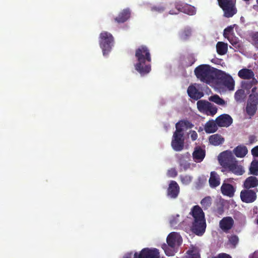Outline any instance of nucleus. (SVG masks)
Returning a JSON list of instances; mask_svg holds the SVG:
<instances>
[{
  "label": "nucleus",
  "mask_w": 258,
  "mask_h": 258,
  "mask_svg": "<svg viewBox=\"0 0 258 258\" xmlns=\"http://www.w3.org/2000/svg\"><path fill=\"white\" fill-rule=\"evenodd\" d=\"M135 56L137 62L135 64V70L141 76L148 74L151 71L152 57L150 49L146 45H141L136 49Z\"/></svg>",
  "instance_id": "obj_1"
},
{
  "label": "nucleus",
  "mask_w": 258,
  "mask_h": 258,
  "mask_svg": "<svg viewBox=\"0 0 258 258\" xmlns=\"http://www.w3.org/2000/svg\"><path fill=\"white\" fill-rule=\"evenodd\" d=\"M194 218L191 229L192 231L198 236H202L205 232L206 223L205 214L199 206H194L190 212Z\"/></svg>",
  "instance_id": "obj_2"
},
{
  "label": "nucleus",
  "mask_w": 258,
  "mask_h": 258,
  "mask_svg": "<svg viewBox=\"0 0 258 258\" xmlns=\"http://www.w3.org/2000/svg\"><path fill=\"white\" fill-rule=\"evenodd\" d=\"M218 69L212 67L209 64H201L194 70L195 75L197 79L202 82L210 84L215 80Z\"/></svg>",
  "instance_id": "obj_3"
},
{
  "label": "nucleus",
  "mask_w": 258,
  "mask_h": 258,
  "mask_svg": "<svg viewBox=\"0 0 258 258\" xmlns=\"http://www.w3.org/2000/svg\"><path fill=\"white\" fill-rule=\"evenodd\" d=\"M167 244L162 245L165 254L168 256H172L176 252L175 248L179 246L182 242L180 235L176 232H171L166 239Z\"/></svg>",
  "instance_id": "obj_4"
},
{
  "label": "nucleus",
  "mask_w": 258,
  "mask_h": 258,
  "mask_svg": "<svg viewBox=\"0 0 258 258\" xmlns=\"http://www.w3.org/2000/svg\"><path fill=\"white\" fill-rule=\"evenodd\" d=\"M99 42L103 55H106L111 51L114 45V39L110 33L102 31L99 35Z\"/></svg>",
  "instance_id": "obj_5"
},
{
  "label": "nucleus",
  "mask_w": 258,
  "mask_h": 258,
  "mask_svg": "<svg viewBox=\"0 0 258 258\" xmlns=\"http://www.w3.org/2000/svg\"><path fill=\"white\" fill-rule=\"evenodd\" d=\"M219 6L223 11L225 18L232 17L237 13L236 0H217Z\"/></svg>",
  "instance_id": "obj_6"
},
{
  "label": "nucleus",
  "mask_w": 258,
  "mask_h": 258,
  "mask_svg": "<svg viewBox=\"0 0 258 258\" xmlns=\"http://www.w3.org/2000/svg\"><path fill=\"white\" fill-rule=\"evenodd\" d=\"M215 78L218 80V82L220 84L224 86L228 90H234L235 82L230 75L226 74L224 72L218 70Z\"/></svg>",
  "instance_id": "obj_7"
},
{
  "label": "nucleus",
  "mask_w": 258,
  "mask_h": 258,
  "mask_svg": "<svg viewBox=\"0 0 258 258\" xmlns=\"http://www.w3.org/2000/svg\"><path fill=\"white\" fill-rule=\"evenodd\" d=\"M184 144V134L180 133L179 130L175 131L171 141V146L173 149L175 151H180L183 150Z\"/></svg>",
  "instance_id": "obj_8"
},
{
  "label": "nucleus",
  "mask_w": 258,
  "mask_h": 258,
  "mask_svg": "<svg viewBox=\"0 0 258 258\" xmlns=\"http://www.w3.org/2000/svg\"><path fill=\"white\" fill-rule=\"evenodd\" d=\"M236 159L231 152L225 151L221 153L219 157V162L220 165L224 168L228 169L232 165Z\"/></svg>",
  "instance_id": "obj_9"
},
{
  "label": "nucleus",
  "mask_w": 258,
  "mask_h": 258,
  "mask_svg": "<svg viewBox=\"0 0 258 258\" xmlns=\"http://www.w3.org/2000/svg\"><path fill=\"white\" fill-rule=\"evenodd\" d=\"M257 190H252L250 189H245L242 190L240 192V198L243 202L246 203H250L253 202L256 199V192Z\"/></svg>",
  "instance_id": "obj_10"
},
{
  "label": "nucleus",
  "mask_w": 258,
  "mask_h": 258,
  "mask_svg": "<svg viewBox=\"0 0 258 258\" xmlns=\"http://www.w3.org/2000/svg\"><path fill=\"white\" fill-rule=\"evenodd\" d=\"M140 258H160L159 250L157 248H144L140 252Z\"/></svg>",
  "instance_id": "obj_11"
},
{
  "label": "nucleus",
  "mask_w": 258,
  "mask_h": 258,
  "mask_svg": "<svg viewBox=\"0 0 258 258\" xmlns=\"http://www.w3.org/2000/svg\"><path fill=\"white\" fill-rule=\"evenodd\" d=\"M180 188L177 183L174 180L170 181L167 190V195L172 199H176L179 193Z\"/></svg>",
  "instance_id": "obj_12"
},
{
  "label": "nucleus",
  "mask_w": 258,
  "mask_h": 258,
  "mask_svg": "<svg viewBox=\"0 0 258 258\" xmlns=\"http://www.w3.org/2000/svg\"><path fill=\"white\" fill-rule=\"evenodd\" d=\"M215 121L219 126L228 127L232 124L233 119L229 115L224 114L217 117Z\"/></svg>",
  "instance_id": "obj_13"
},
{
  "label": "nucleus",
  "mask_w": 258,
  "mask_h": 258,
  "mask_svg": "<svg viewBox=\"0 0 258 258\" xmlns=\"http://www.w3.org/2000/svg\"><path fill=\"white\" fill-rule=\"evenodd\" d=\"M175 9L178 12H183L189 15H194L196 13V8L188 4L177 3L175 5Z\"/></svg>",
  "instance_id": "obj_14"
},
{
  "label": "nucleus",
  "mask_w": 258,
  "mask_h": 258,
  "mask_svg": "<svg viewBox=\"0 0 258 258\" xmlns=\"http://www.w3.org/2000/svg\"><path fill=\"white\" fill-rule=\"evenodd\" d=\"M234 225V220L231 217H224L220 221L219 226L224 232L230 230Z\"/></svg>",
  "instance_id": "obj_15"
},
{
  "label": "nucleus",
  "mask_w": 258,
  "mask_h": 258,
  "mask_svg": "<svg viewBox=\"0 0 258 258\" xmlns=\"http://www.w3.org/2000/svg\"><path fill=\"white\" fill-rule=\"evenodd\" d=\"M188 96L192 99L198 100L204 96V93L200 91L194 85H190L187 90Z\"/></svg>",
  "instance_id": "obj_16"
},
{
  "label": "nucleus",
  "mask_w": 258,
  "mask_h": 258,
  "mask_svg": "<svg viewBox=\"0 0 258 258\" xmlns=\"http://www.w3.org/2000/svg\"><path fill=\"white\" fill-rule=\"evenodd\" d=\"M194 124L189 120L182 119L178 121L175 124L176 130H179L180 133H183L184 130L190 129L194 127Z\"/></svg>",
  "instance_id": "obj_17"
},
{
  "label": "nucleus",
  "mask_w": 258,
  "mask_h": 258,
  "mask_svg": "<svg viewBox=\"0 0 258 258\" xmlns=\"http://www.w3.org/2000/svg\"><path fill=\"white\" fill-rule=\"evenodd\" d=\"M206 155V152L201 147H196L192 153V157L194 161L197 163L202 162Z\"/></svg>",
  "instance_id": "obj_18"
},
{
  "label": "nucleus",
  "mask_w": 258,
  "mask_h": 258,
  "mask_svg": "<svg viewBox=\"0 0 258 258\" xmlns=\"http://www.w3.org/2000/svg\"><path fill=\"white\" fill-rule=\"evenodd\" d=\"M131 16V12L128 9H123L118 16L114 18V21L118 24L126 22Z\"/></svg>",
  "instance_id": "obj_19"
},
{
  "label": "nucleus",
  "mask_w": 258,
  "mask_h": 258,
  "mask_svg": "<svg viewBox=\"0 0 258 258\" xmlns=\"http://www.w3.org/2000/svg\"><path fill=\"white\" fill-rule=\"evenodd\" d=\"M221 191L224 196L232 197L235 192V188L230 183H223L221 187Z\"/></svg>",
  "instance_id": "obj_20"
},
{
  "label": "nucleus",
  "mask_w": 258,
  "mask_h": 258,
  "mask_svg": "<svg viewBox=\"0 0 258 258\" xmlns=\"http://www.w3.org/2000/svg\"><path fill=\"white\" fill-rule=\"evenodd\" d=\"M238 76L239 78L244 80H249L252 78H254V74L253 72L250 69H242L239 71L238 73Z\"/></svg>",
  "instance_id": "obj_21"
},
{
  "label": "nucleus",
  "mask_w": 258,
  "mask_h": 258,
  "mask_svg": "<svg viewBox=\"0 0 258 258\" xmlns=\"http://www.w3.org/2000/svg\"><path fill=\"white\" fill-rule=\"evenodd\" d=\"M258 185V179L255 176H249L244 181L243 183L244 187L246 189L256 187Z\"/></svg>",
  "instance_id": "obj_22"
},
{
  "label": "nucleus",
  "mask_w": 258,
  "mask_h": 258,
  "mask_svg": "<svg viewBox=\"0 0 258 258\" xmlns=\"http://www.w3.org/2000/svg\"><path fill=\"white\" fill-rule=\"evenodd\" d=\"M209 182L210 186L212 188H215L220 185V178L217 172L215 171L211 172Z\"/></svg>",
  "instance_id": "obj_23"
},
{
  "label": "nucleus",
  "mask_w": 258,
  "mask_h": 258,
  "mask_svg": "<svg viewBox=\"0 0 258 258\" xmlns=\"http://www.w3.org/2000/svg\"><path fill=\"white\" fill-rule=\"evenodd\" d=\"M216 122L213 120H210L207 122L204 127V130L206 133L211 134L216 132L218 130Z\"/></svg>",
  "instance_id": "obj_24"
},
{
  "label": "nucleus",
  "mask_w": 258,
  "mask_h": 258,
  "mask_svg": "<svg viewBox=\"0 0 258 258\" xmlns=\"http://www.w3.org/2000/svg\"><path fill=\"white\" fill-rule=\"evenodd\" d=\"M209 143L214 146H218L224 142V138L221 135L216 134L210 136Z\"/></svg>",
  "instance_id": "obj_25"
},
{
  "label": "nucleus",
  "mask_w": 258,
  "mask_h": 258,
  "mask_svg": "<svg viewBox=\"0 0 258 258\" xmlns=\"http://www.w3.org/2000/svg\"><path fill=\"white\" fill-rule=\"evenodd\" d=\"M228 170L234 174L238 175H241L244 172V170L242 166L238 165V163L237 160L230 166Z\"/></svg>",
  "instance_id": "obj_26"
},
{
  "label": "nucleus",
  "mask_w": 258,
  "mask_h": 258,
  "mask_svg": "<svg viewBox=\"0 0 258 258\" xmlns=\"http://www.w3.org/2000/svg\"><path fill=\"white\" fill-rule=\"evenodd\" d=\"M233 152L237 157L243 158L247 154L248 150L246 146L239 145L234 148Z\"/></svg>",
  "instance_id": "obj_27"
},
{
  "label": "nucleus",
  "mask_w": 258,
  "mask_h": 258,
  "mask_svg": "<svg viewBox=\"0 0 258 258\" xmlns=\"http://www.w3.org/2000/svg\"><path fill=\"white\" fill-rule=\"evenodd\" d=\"M256 87H253L251 89V93L249 95L247 102L252 104H258V93L256 92Z\"/></svg>",
  "instance_id": "obj_28"
},
{
  "label": "nucleus",
  "mask_w": 258,
  "mask_h": 258,
  "mask_svg": "<svg viewBox=\"0 0 258 258\" xmlns=\"http://www.w3.org/2000/svg\"><path fill=\"white\" fill-rule=\"evenodd\" d=\"M211 103L205 100L198 101L197 103V108L200 112L204 113L206 110L207 108L211 105Z\"/></svg>",
  "instance_id": "obj_29"
},
{
  "label": "nucleus",
  "mask_w": 258,
  "mask_h": 258,
  "mask_svg": "<svg viewBox=\"0 0 258 258\" xmlns=\"http://www.w3.org/2000/svg\"><path fill=\"white\" fill-rule=\"evenodd\" d=\"M217 53L220 55L226 54L228 50V45L222 42H218L216 45Z\"/></svg>",
  "instance_id": "obj_30"
},
{
  "label": "nucleus",
  "mask_w": 258,
  "mask_h": 258,
  "mask_svg": "<svg viewBox=\"0 0 258 258\" xmlns=\"http://www.w3.org/2000/svg\"><path fill=\"white\" fill-rule=\"evenodd\" d=\"M246 97V94L243 89L237 90L234 94V99L237 102L241 103Z\"/></svg>",
  "instance_id": "obj_31"
},
{
  "label": "nucleus",
  "mask_w": 258,
  "mask_h": 258,
  "mask_svg": "<svg viewBox=\"0 0 258 258\" xmlns=\"http://www.w3.org/2000/svg\"><path fill=\"white\" fill-rule=\"evenodd\" d=\"M257 82L255 78H252L251 81H243L242 82V89L244 90H249L251 88L252 89L253 88V86L256 85Z\"/></svg>",
  "instance_id": "obj_32"
},
{
  "label": "nucleus",
  "mask_w": 258,
  "mask_h": 258,
  "mask_svg": "<svg viewBox=\"0 0 258 258\" xmlns=\"http://www.w3.org/2000/svg\"><path fill=\"white\" fill-rule=\"evenodd\" d=\"M185 156L180 155L178 156V162L181 167L183 168L184 170H187L190 167V163H189L186 160Z\"/></svg>",
  "instance_id": "obj_33"
},
{
  "label": "nucleus",
  "mask_w": 258,
  "mask_h": 258,
  "mask_svg": "<svg viewBox=\"0 0 258 258\" xmlns=\"http://www.w3.org/2000/svg\"><path fill=\"white\" fill-rule=\"evenodd\" d=\"M257 105L247 102L246 107V111L249 115L253 116L255 113Z\"/></svg>",
  "instance_id": "obj_34"
},
{
  "label": "nucleus",
  "mask_w": 258,
  "mask_h": 258,
  "mask_svg": "<svg viewBox=\"0 0 258 258\" xmlns=\"http://www.w3.org/2000/svg\"><path fill=\"white\" fill-rule=\"evenodd\" d=\"M249 42L255 47L258 48V32H251L249 34Z\"/></svg>",
  "instance_id": "obj_35"
},
{
  "label": "nucleus",
  "mask_w": 258,
  "mask_h": 258,
  "mask_svg": "<svg viewBox=\"0 0 258 258\" xmlns=\"http://www.w3.org/2000/svg\"><path fill=\"white\" fill-rule=\"evenodd\" d=\"M209 100L220 105H224L226 104V102L218 95L211 96Z\"/></svg>",
  "instance_id": "obj_36"
},
{
  "label": "nucleus",
  "mask_w": 258,
  "mask_h": 258,
  "mask_svg": "<svg viewBox=\"0 0 258 258\" xmlns=\"http://www.w3.org/2000/svg\"><path fill=\"white\" fill-rule=\"evenodd\" d=\"M250 174L254 175H258V160H253L250 164L249 167Z\"/></svg>",
  "instance_id": "obj_37"
},
{
  "label": "nucleus",
  "mask_w": 258,
  "mask_h": 258,
  "mask_svg": "<svg viewBox=\"0 0 258 258\" xmlns=\"http://www.w3.org/2000/svg\"><path fill=\"white\" fill-rule=\"evenodd\" d=\"M196 58L192 54L187 55L184 59V66L185 67H189L191 66L195 62Z\"/></svg>",
  "instance_id": "obj_38"
},
{
  "label": "nucleus",
  "mask_w": 258,
  "mask_h": 258,
  "mask_svg": "<svg viewBox=\"0 0 258 258\" xmlns=\"http://www.w3.org/2000/svg\"><path fill=\"white\" fill-rule=\"evenodd\" d=\"M201 204L204 209H208L212 204V199L210 196H207L204 198L201 201Z\"/></svg>",
  "instance_id": "obj_39"
},
{
  "label": "nucleus",
  "mask_w": 258,
  "mask_h": 258,
  "mask_svg": "<svg viewBox=\"0 0 258 258\" xmlns=\"http://www.w3.org/2000/svg\"><path fill=\"white\" fill-rule=\"evenodd\" d=\"M217 112V108L214 104H212L205 110L203 113L207 114V115L213 116Z\"/></svg>",
  "instance_id": "obj_40"
},
{
  "label": "nucleus",
  "mask_w": 258,
  "mask_h": 258,
  "mask_svg": "<svg viewBox=\"0 0 258 258\" xmlns=\"http://www.w3.org/2000/svg\"><path fill=\"white\" fill-rule=\"evenodd\" d=\"M230 44L232 45L234 47L237 48L240 46L238 38L235 37L233 35L231 36L230 37H228L227 38Z\"/></svg>",
  "instance_id": "obj_41"
},
{
  "label": "nucleus",
  "mask_w": 258,
  "mask_h": 258,
  "mask_svg": "<svg viewBox=\"0 0 258 258\" xmlns=\"http://www.w3.org/2000/svg\"><path fill=\"white\" fill-rule=\"evenodd\" d=\"M180 179L182 184L187 185L191 182L192 177L188 175H180Z\"/></svg>",
  "instance_id": "obj_42"
},
{
  "label": "nucleus",
  "mask_w": 258,
  "mask_h": 258,
  "mask_svg": "<svg viewBox=\"0 0 258 258\" xmlns=\"http://www.w3.org/2000/svg\"><path fill=\"white\" fill-rule=\"evenodd\" d=\"M233 34V27L229 26L226 28L223 32V36L225 38H227Z\"/></svg>",
  "instance_id": "obj_43"
},
{
  "label": "nucleus",
  "mask_w": 258,
  "mask_h": 258,
  "mask_svg": "<svg viewBox=\"0 0 258 258\" xmlns=\"http://www.w3.org/2000/svg\"><path fill=\"white\" fill-rule=\"evenodd\" d=\"M179 215H176L175 216H172L170 220V224L171 226L174 227L178 223L180 222Z\"/></svg>",
  "instance_id": "obj_44"
},
{
  "label": "nucleus",
  "mask_w": 258,
  "mask_h": 258,
  "mask_svg": "<svg viewBox=\"0 0 258 258\" xmlns=\"http://www.w3.org/2000/svg\"><path fill=\"white\" fill-rule=\"evenodd\" d=\"M229 241L231 244L235 247L239 241V238L237 236L233 235L229 238Z\"/></svg>",
  "instance_id": "obj_45"
},
{
  "label": "nucleus",
  "mask_w": 258,
  "mask_h": 258,
  "mask_svg": "<svg viewBox=\"0 0 258 258\" xmlns=\"http://www.w3.org/2000/svg\"><path fill=\"white\" fill-rule=\"evenodd\" d=\"M165 10V8L162 6H156L152 7L151 10L152 12H155L158 13H161L163 12Z\"/></svg>",
  "instance_id": "obj_46"
},
{
  "label": "nucleus",
  "mask_w": 258,
  "mask_h": 258,
  "mask_svg": "<svg viewBox=\"0 0 258 258\" xmlns=\"http://www.w3.org/2000/svg\"><path fill=\"white\" fill-rule=\"evenodd\" d=\"M191 35V30L189 28L185 29L181 33V37L183 39H186Z\"/></svg>",
  "instance_id": "obj_47"
},
{
  "label": "nucleus",
  "mask_w": 258,
  "mask_h": 258,
  "mask_svg": "<svg viewBox=\"0 0 258 258\" xmlns=\"http://www.w3.org/2000/svg\"><path fill=\"white\" fill-rule=\"evenodd\" d=\"M123 258H140V253L137 252L134 253L133 252H128L123 256Z\"/></svg>",
  "instance_id": "obj_48"
},
{
  "label": "nucleus",
  "mask_w": 258,
  "mask_h": 258,
  "mask_svg": "<svg viewBox=\"0 0 258 258\" xmlns=\"http://www.w3.org/2000/svg\"><path fill=\"white\" fill-rule=\"evenodd\" d=\"M167 175L169 177H175L177 175V172L175 168H171L168 170Z\"/></svg>",
  "instance_id": "obj_49"
},
{
  "label": "nucleus",
  "mask_w": 258,
  "mask_h": 258,
  "mask_svg": "<svg viewBox=\"0 0 258 258\" xmlns=\"http://www.w3.org/2000/svg\"><path fill=\"white\" fill-rule=\"evenodd\" d=\"M212 258H232L231 256L226 253H220L217 256H213Z\"/></svg>",
  "instance_id": "obj_50"
},
{
  "label": "nucleus",
  "mask_w": 258,
  "mask_h": 258,
  "mask_svg": "<svg viewBox=\"0 0 258 258\" xmlns=\"http://www.w3.org/2000/svg\"><path fill=\"white\" fill-rule=\"evenodd\" d=\"M251 154L253 157H258V146L252 149Z\"/></svg>",
  "instance_id": "obj_51"
},
{
  "label": "nucleus",
  "mask_w": 258,
  "mask_h": 258,
  "mask_svg": "<svg viewBox=\"0 0 258 258\" xmlns=\"http://www.w3.org/2000/svg\"><path fill=\"white\" fill-rule=\"evenodd\" d=\"M190 138L192 141L197 140L198 138V134L196 131H192L190 132Z\"/></svg>",
  "instance_id": "obj_52"
},
{
  "label": "nucleus",
  "mask_w": 258,
  "mask_h": 258,
  "mask_svg": "<svg viewBox=\"0 0 258 258\" xmlns=\"http://www.w3.org/2000/svg\"><path fill=\"white\" fill-rule=\"evenodd\" d=\"M248 139L250 144H252L256 141V137L254 135L250 136Z\"/></svg>",
  "instance_id": "obj_53"
},
{
  "label": "nucleus",
  "mask_w": 258,
  "mask_h": 258,
  "mask_svg": "<svg viewBox=\"0 0 258 258\" xmlns=\"http://www.w3.org/2000/svg\"><path fill=\"white\" fill-rule=\"evenodd\" d=\"M188 258H200V255L198 253H192L190 254Z\"/></svg>",
  "instance_id": "obj_54"
},
{
  "label": "nucleus",
  "mask_w": 258,
  "mask_h": 258,
  "mask_svg": "<svg viewBox=\"0 0 258 258\" xmlns=\"http://www.w3.org/2000/svg\"><path fill=\"white\" fill-rule=\"evenodd\" d=\"M249 258H258V251H255L252 255L249 256Z\"/></svg>",
  "instance_id": "obj_55"
},
{
  "label": "nucleus",
  "mask_w": 258,
  "mask_h": 258,
  "mask_svg": "<svg viewBox=\"0 0 258 258\" xmlns=\"http://www.w3.org/2000/svg\"><path fill=\"white\" fill-rule=\"evenodd\" d=\"M179 12H178V11L176 10V12L174 11L173 10H170L169 11V14L171 15H174V14H177Z\"/></svg>",
  "instance_id": "obj_56"
},
{
  "label": "nucleus",
  "mask_w": 258,
  "mask_h": 258,
  "mask_svg": "<svg viewBox=\"0 0 258 258\" xmlns=\"http://www.w3.org/2000/svg\"><path fill=\"white\" fill-rule=\"evenodd\" d=\"M256 223L258 225V218L256 219Z\"/></svg>",
  "instance_id": "obj_57"
},
{
  "label": "nucleus",
  "mask_w": 258,
  "mask_h": 258,
  "mask_svg": "<svg viewBox=\"0 0 258 258\" xmlns=\"http://www.w3.org/2000/svg\"><path fill=\"white\" fill-rule=\"evenodd\" d=\"M256 3L258 4V0H256Z\"/></svg>",
  "instance_id": "obj_58"
}]
</instances>
